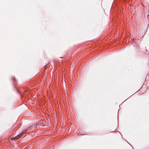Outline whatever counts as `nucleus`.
Returning a JSON list of instances; mask_svg holds the SVG:
<instances>
[{"label": "nucleus", "mask_w": 149, "mask_h": 149, "mask_svg": "<svg viewBox=\"0 0 149 149\" xmlns=\"http://www.w3.org/2000/svg\"><path fill=\"white\" fill-rule=\"evenodd\" d=\"M55 148L54 147V148H53V149H54V148Z\"/></svg>", "instance_id": "2"}, {"label": "nucleus", "mask_w": 149, "mask_h": 149, "mask_svg": "<svg viewBox=\"0 0 149 149\" xmlns=\"http://www.w3.org/2000/svg\"><path fill=\"white\" fill-rule=\"evenodd\" d=\"M23 134V132L21 134L17 135V136H16L14 138H13L11 139V140H17V139H18L19 138L22 136V135Z\"/></svg>", "instance_id": "1"}]
</instances>
